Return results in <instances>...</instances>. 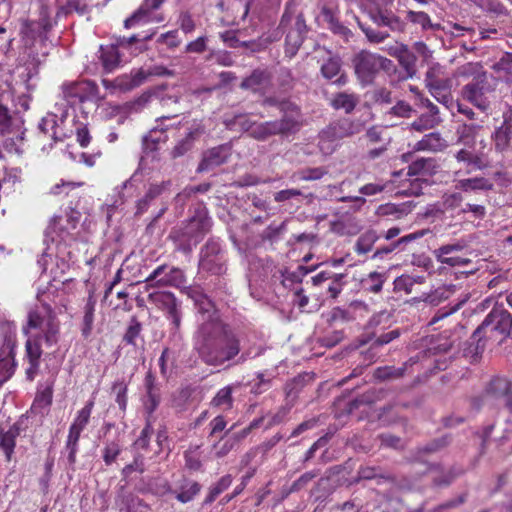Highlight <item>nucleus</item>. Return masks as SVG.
I'll return each instance as SVG.
<instances>
[{
	"mask_svg": "<svg viewBox=\"0 0 512 512\" xmlns=\"http://www.w3.org/2000/svg\"><path fill=\"white\" fill-rule=\"evenodd\" d=\"M81 87V82H71L63 84V96L71 106L76 105L77 103H83V89Z\"/></svg>",
	"mask_w": 512,
	"mask_h": 512,
	"instance_id": "09e8293b",
	"label": "nucleus"
},
{
	"mask_svg": "<svg viewBox=\"0 0 512 512\" xmlns=\"http://www.w3.org/2000/svg\"><path fill=\"white\" fill-rule=\"evenodd\" d=\"M447 147V142L438 132L426 134L415 145L416 150L442 151Z\"/></svg>",
	"mask_w": 512,
	"mask_h": 512,
	"instance_id": "72a5a7b5",
	"label": "nucleus"
},
{
	"mask_svg": "<svg viewBox=\"0 0 512 512\" xmlns=\"http://www.w3.org/2000/svg\"><path fill=\"white\" fill-rule=\"evenodd\" d=\"M145 282L150 287H179L185 282V275L177 267L162 264L151 272Z\"/></svg>",
	"mask_w": 512,
	"mask_h": 512,
	"instance_id": "1a4fd4ad",
	"label": "nucleus"
},
{
	"mask_svg": "<svg viewBox=\"0 0 512 512\" xmlns=\"http://www.w3.org/2000/svg\"><path fill=\"white\" fill-rule=\"evenodd\" d=\"M386 273L371 272L367 277L361 280V285L364 290L371 293H379L382 290L383 284L386 281Z\"/></svg>",
	"mask_w": 512,
	"mask_h": 512,
	"instance_id": "de8ad7c7",
	"label": "nucleus"
},
{
	"mask_svg": "<svg viewBox=\"0 0 512 512\" xmlns=\"http://www.w3.org/2000/svg\"><path fill=\"white\" fill-rule=\"evenodd\" d=\"M364 130V123L347 117H341L327 125L319 134L321 149H329L328 145L344 138L352 137Z\"/></svg>",
	"mask_w": 512,
	"mask_h": 512,
	"instance_id": "423d86ee",
	"label": "nucleus"
},
{
	"mask_svg": "<svg viewBox=\"0 0 512 512\" xmlns=\"http://www.w3.org/2000/svg\"><path fill=\"white\" fill-rule=\"evenodd\" d=\"M23 121L12 115L9 109L0 103V135L17 134V139H24Z\"/></svg>",
	"mask_w": 512,
	"mask_h": 512,
	"instance_id": "aec40b11",
	"label": "nucleus"
},
{
	"mask_svg": "<svg viewBox=\"0 0 512 512\" xmlns=\"http://www.w3.org/2000/svg\"><path fill=\"white\" fill-rule=\"evenodd\" d=\"M491 344L489 338L484 333H478V327L472 333L471 337L464 343L463 354L465 357L476 361L485 351L487 346Z\"/></svg>",
	"mask_w": 512,
	"mask_h": 512,
	"instance_id": "b1692460",
	"label": "nucleus"
},
{
	"mask_svg": "<svg viewBox=\"0 0 512 512\" xmlns=\"http://www.w3.org/2000/svg\"><path fill=\"white\" fill-rule=\"evenodd\" d=\"M95 305L96 299L92 294H90L84 307V316L81 328V333L84 338H88L91 335L94 322Z\"/></svg>",
	"mask_w": 512,
	"mask_h": 512,
	"instance_id": "79ce46f5",
	"label": "nucleus"
},
{
	"mask_svg": "<svg viewBox=\"0 0 512 512\" xmlns=\"http://www.w3.org/2000/svg\"><path fill=\"white\" fill-rule=\"evenodd\" d=\"M452 442V435L445 434L441 437L435 438L423 446L418 447L412 454L414 461H422V456L426 454L436 453L446 448Z\"/></svg>",
	"mask_w": 512,
	"mask_h": 512,
	"instance_id": "bb28decb",
	"label": "nucleus"
},
{
	"mask_svg": "<svg viewBox=\"0 0 512 512\" xmlns=\"http://www.w3.org/2000/svg\"><path fill=\"white\" fill-rule=\"evenodd\" d=\"M478 333H484L491 344L501 345L512 339V315L502 306H494L478 326Z\"/></svg>",
	"mask_w": 512,
	"mask_h": 512,
	"instance_id": "20e7f679",
	"label": "nucleus"
},
{
	"mask_svg": "<svg viewBox=\"0 0 512 512\" xmlns=\"http://www.w3.org/2000/svg\"><path fill=\"white\" fill-rule=\"evenodd\" d=\"M406 73V78H412L417 72V57L406 45H401L392 53Z\"/></svg>",
	"mask_w": 512,
	"mask_h": 512,
	"instance_id": "a878e982",
	"label": "nucleus"
},
{
	"mask_svg": "<svg viewBox=\"0 0 512 512\" xmlns=\"http://www.w3.org/2000/svg\"><path fill=\"white\" fill-rule=\"evenodd\" d=\"M278 109L283 114L281 118H285L286 116H288V117H291L294 120H296V122L298 124V131H299L300 127H301V121H300L301 114H300V110H299L298 106L295 105L294 103L290 102L289 100H280V102L278 104Z\"/></svg>",
	"mask_w": 512,
	"mask_h": 512,
	"instance_id": "bf43d9fd",
	"label": "nucleus"
},
{
	"mask_svg": "<svg viewBox=\"0 0 512 512\" xmlns=\"http://www.w3.org/2000/svg\"><path fill=\"white\" fill-rule=\"evenodd\" d=\"M150 78L148 69L139 68L132 70L130 74H125L117 77L114 84L120 91H130L136 87L141 86Z\"/></svg>",
	"mask_w": 512,
	"mask_h": 512,
	"instance_id": "4be33fe9",
	"label": "nucleus"
},
{
	"mask_svg": "<svg viewBox=\"0 0 512 512\" xmlns=\"http://www.w3.org/2000/svg\"><path fill=\"white\" fill-rule=\"evenodd\" d=\"M199 268L213 275H221L226 271L221 246L217 241L210 239L201 249Z\"/></svg>",
	"mask_w": 512,
	"mask_h": 512,
	"instance_id": "6e6552de",
	"label": "nucleus"
},
{
	"mask_svg": "<svg viewBox=\"0 0 512 512\" xmlns=\"http://www.w3.org/2000/svg\"><path fill=\"white\" fill-rule=\"evenodd\" d=\"M14 372V363L11 351L0 352V386L6 382Z\"/></svg>",
	"mask_w": 512,
	"mask_h": 512,
	"instance_id": "864d4df0",
	"label": "nucleus"
},
{
	"mask_svg": "<svg viewBox=\"0 0 512 512\" xmlns=\"http://www.w3.org/2000/svg\"><path fill=\"white\" fill-rule=\"evenodd\" d=\"M157 99L160 101L162 107L169 109L171 112L169 115L163 116V118L169 119L177 116L180 113L179 109L174 108V106L179 104L180 96L176 94H164L160 97L157 96Z\"/></svg>",
	"mask_w": 512,
	"mask_h": 512,
	"instance_id": "680f3d73",
	"label": "nucleus"
},
{
	"mask_svg": "<svg viewBox=\"0 0 512 512\" xmlns=\"http://www.w3.org/2000/svg\"><path fill=\"white\" fill-rule=\"evenodd\" d=\"M20 434L18 425L14 424L7 430L0 426V448L3 450L7 461L11 460L16 445V438Z\"/></svg>",
	"mask_w": 512,
	"mask_h": 512,
	"instance_id": "c85d7f7f",
	"label": "nucleus"
},
{
	"mask_svg": "<svg viewBox=\"0 0 512 512\" xmlns=\"http://www.w3.org/2000/svg\"><path fill=\"white\" fill-rule=\"evenodd\" d=\"M142 329V323L136 316H132L123 334L122 341L128 345L136 346V339L140 337Z\"/></svg>",
	"mask_w": 512,
	"mask_h": 512,
	"instance_id": "8fccbe9b",
	"label": "nucleus"
},
{
	"mask_svg": "<svg viewBox=\"0 0 512 512\" xmlns=\"http://www.w3.org/2000/svg\"><path fill=\"white\" fill-rule=\"evenodd\" d=\"M495 151L504 153L512 149V120L504 118L503 123L492 133Z\"/></svg>",
	"mask_w": 512,
	"mask_h": 512,
	"instance_id": "412c9836",
	"label": "nucleus"
},
{
	"mask_svg": "<svg viewBox=\"0 0 512 512\" xmlns=\"http://www.w3.org/2000/svg\"><path fill=\"white\" fill-rule=\"evenodd\" d=\"M82 96H83V102L85 101H100L104 98V96H101L99 93V88L93 81L86 80L82 81Z\"/></svg>",
	"mask_w": 512,
	"mask_h": 512,
	"instance_id": "0e129e2a",
	"label": "nucleus"
},
{
	"mask_svg": "<svg viewBox=\"0 0 512 512\" xmlns=\"http://www.w3.org/2000/svg\"><path fill=\"white\" fill-rule=\"evenodd\" d=\"M379 239L375 230H368L363 233L355 244V251L358 254H366L372 250L374 243Z\"/></svg>",
	"mask_w": 512,
	"mask_h": 512,
	"instance_id": "3c124183",
	"label": "nucleus"
},
{
	"mask_svg": "<svg viewBox=\"0 0 512 512\" xmlns=\"http://www.w3.org/2000/svg\"><path fill=\"white\" fill-rule=\"evenodd\" d=\"M28 327L41 332L52 327H59V321L52 307L43 303L29 312Z\"/></svg>",
	"mask_w": 512,
	"mask_h": 512,
	"instance_id": "ddd939ff",
	"label": "nucleus"
},
{
	"mask_svg": "<svg viewBox=\"0 0 512 512\" xmlns=\"http://www.w3.org/2000/svg\"><path fill=\"white\" fill-rule=\"evenodd\" d=\"M38 130L43 142L42 149H52L53 145L57 142H63L70 135L66 133L57 121L56 114H47L43 117L38 124Z\"/></svg>",
	"mask_w": 512,
	"mask_h": 512,
	"instance_id": "9d476101",
	"label": "nucleus"
},
{
	"mask_svg": "<svg viewBox=\"0 0 512 512\" xmlns=\"http://www.w3.org/2000/svg\"><path fill=\"white\" fill-rule=\"evenodd\" d=\"M410 212V207L406 204H392L388 203L385 205H381L377 213L381 216H394L396 219H400L403 216H406Z\"/></svg>",
	"mask_w": 512,
	"mask_h": 512,
	"instance_id": "6e6d98bb",
	"label": "nucleus"
},
{
	"mask_svg": "<svg viewBox=\"0 0 512 512\" xmlns=\"http://www.w3.org/2000/svg\"><path fill=\"white\" fill-rule=\"evenodd\" d=\"M187 296L194 302L198 311L207 314L206 320L219 319L214 302L199 287H188Z\"/></svg>",
	"mask_w": 512,
	"mask_h": 512,
	"instance_id": "6ab92c4d",
	"label": "nucleus"
},
{
	"mask_svg": "<svg viewBox=\"0 0 512 512\" xmlns=\"http://www.w3.org/2000/svg\"><path fill=\"white\" fill-rule=\"evenodd\" d=\"M148 300L155 304L159 309L166 311L168 319L171 320L175 329L181 325L182 313L180 305L172 292L158 291L148 295Z\"/></svg>",
	"mask_w": 512,
	"mask_h": 512,
	"instance_id": "9b49d317",
	"label": "nucleus"
},
{
	"mask_svg": "<svg viewBox=\"0 0 512 512\" xmlns=\"http://www.w3.org/2000/svg\"><path fill=\"white\" fill-rule=\"evenodd\" d=\"M270 82V74L266 70L255 69L248 77L244 78L240 87L244 90L257 91L260 87Z\"/></svg>",
	"mask_w": 512,
	"mask_h": 512,
	"instance_id": "2f4dec72",
	"label": "nucleus"
},
{
	"mask_svg": "<svg viewBox=\"0 0 512 512\" xmlns=\"http://www.w3.org/2000/svg\"><path fill=\"white\" fill-rule=\"evenodd\" d=\"M53 397V385L48 384L44 388L39 389L36 393L32 405V411L39 414H44V410H47L52 404Z\"/></svg>",
	"mask_w": 512,
	"mask_h": 512,
	"instance_id": "4c0bfd02",
	"label": "nucleus"
},
{
	"mask_svg": "<svg viewBox=\"0 0 512 512\" xmlns=\"http://www.w3.org/2000/svg\"><path fill=\"white\" fill-rule=\"evenodd\" d=\"M485 394L493 398H503L506 408L512 412V381L506 377L495 376L485 387Z\"/></svg>",
	"mask_w": 512,
	"mask_h": 512,
	"instance_id": "f3484780",
	"label": "nucleus"
},
{
	"mask_svg": "<svg viewBox=\"0 0 512 512\" xmlns=\"http://www.w3.org/2000/svg\"><path fill=\"white\" fill-rule=\"evenodd\" d=\"M201 134L198 129L187 133L185 138L180 140L171 150L170 156L173 159L184 156L193 147L194 140Z\"/></svg>",
	"mask_w": 512,
	"mask_h": 512,
	"instance_id": "c03bdc74",
	"label": "nucleus"
},
{
	"mask_svg": "<svg viewBox=\"0 0 512 512\" xmlns=\"http://www.w3.org/2000/svg\"><path fill=\"white\" fill-rule=\"evenodd\" d=\"M211 405L214 407H225L226 409L232 408V387L226 386L220 389L212 399Z\"/></svg>",
	"mask_w": 512,
	"mask_h": 512,
	"instance_id": "13d9d810",
	"label": "nucleus"
},
{
	"mask_svg": "<svg viewBox=\"0 0 512 512\" xmlns=\"http://www.w3.org/2000/svg\"><path fill=\"white\" fill-rule=\"evenodd\" d=\"M308 33V26L306 24L304 15L299 13L296 16L294 25L290 28L285 39V54L292 58L294 57L299 48L302 46L306 35Z\"/></svg>",
	"mask_w": 512,
	"mask_h": 512,
	"instance_id": "f8f14e48",
	"label": "nucleus"
},
{
	"mask_svg": "<svg viewBox=\"0 0 512 512\" xmlns=\"http://www.w3.org/2000/svg\"><path fill=\"white\" fill-rule=\"evenodd\" d=\"M212 221L205 206L195 208L193 215L178 229H173L170 238L177 244L178 250L189 253L210 231Z\"/></svg>",
	"mask_w": 512,
	"mask_h": 512,
	"instance_id": "f03ea898",
	"label": "nucleus"
},
{
	"mask_svg": "<svg viewBox=\"0 0 512 512\" xmlns=\"http://www.w3.org/2000/svg\"><path fill=\"white\" fill-rule=\"evenodd\" d=\"M201 489L202 485L199 482L182 477L174 488L173 495L179 502L185 504L191 502L200 493Z\"/></svg>",
	"mask_w": 512,
	"mask_h": 512,
	"instance_id": "5701e85b",
	"label": "nucleus"
},
{
	"mask_svg": "<svg viewBox=\"0 0 512 512\" xmlns=\"http://www.w3.org/2000/svg\"><path fill=\"white\" fill-rule=\"evenodd\" d=\"M400 330L394 329L387 333H383L380 336L376 337L372 342L370 348L365 352V359L369 360L370 363H373L376 358V353L374 350L380 346L390 343L391 341L397 339L400 336Z\"/></svg>",
	"mask_w": 512,
	"mask_h": 512,
	"instance_id": "a19ab883",
	"label": "nucleus"
},
{
	"mask_svg": "<svg viewBox=\"0 0 512 512\" xmlns=\"http://www.w3.org/2000/svg\"><path fill=\"white\" fill-rule=\"evenodd\" d=\"M362 504L357 499L345 501L341 504H335L331 508V512H361Z\"/></svg>",
	"mask_w": 512,
	"mask_h": 512,
	"instance_id": "774afa93",
	"label": "nucleus"
},
{
	"mask_svg": "<svg viewBox=\"0 0 512 512\" xmlns=\"http://www.w3.org/2000/svg\"><path fill=\"white\" fill-rule=\"evenodd\" d=\"M59 327H52L41 332H38L34 338L41 343L44 342L48 347L55 346L59 340Z\"/></svg>",
	"mask_w": 512,
	"mask_h": 512,
	"instance_id": "69168bd1",
	"label": "nucleus"
},
{
	"mask_svg": "<svg viewBox=\"0 0 512 512\" xmlns=\"http://www.w3.org/2000/svg\"><path fill=\"white\" fill-rule=\"evenodd\" d=\"M472 148H462L455 154V159L458 162L465 163L468 167L473 169L483 170L487 168L488 162L483 153H475Z\"/></svg>",
	"mask_w": 512,
	"mask_h": 512,
	"instance_id": "cd10ccee",
	"label": "nucleus"
},
{
	"mask_svg": "<svg viewBox=\"0 0 512 512\" xmlns=\"http://www.w3.org/2000/svg\"><path fill=\"white\" fill-rule=\"evenodd\" d=\"M94 407V401L89 400L85 406L78 412L72 426L84 430L90 420V416Z\"/></svg>",
	"mask_w": 512,
	"mask_h": 512,
	"instance_id": "e2e57ef3",
	"label": "nucleus"
},
{
	"mask_svg": "<svg viewBox=\"0 0 512 512\" xmlns=\"http://www.w3.org/2000/svg\"><path fill=\"white\" fill-rule=\"evenodd\" d=\"M258 122L252 121L246 114H236L231 118H226L224 124L229 130H239L247 132L252 138V131Z\"/></svg>",
	"mask_w": 512,
	"mask_h": 512,
	"instance_id": "f704fd0d",
	"label": "nucleus"
},
{
	"mask_svg": "<svg viewBox=\"0 0 512 512\" xmlns=\"http://www.w3.org/2000/svg\"><path fill=\"white\" fill-rule=\"evenodd\" d=\"M83 430L74 426H70L69 434L66 441V450L68 451V463L73 466L76 463V453L78 451V441Z\"/></svg>",
	"mask_w": 512,
	"mask_h": 512,
	"instance_id": "49530a36",
	"label": "nucleus"
},
{
	"mask_svg": "<svg viewBox=\"0 0 512 512\" xmlns=\"http://www.w3.org/2000/svg\"><path fill=\"white\" fill-rule=\"evenodd\" d=\"M480 129L479 125L463 124L457 128V143L464 147L473 148L476 141V135Z\"/></svg>",
	"mask_w": 512,
	"mask_h": 512,
	"instance_id": "58836bf2",
	"label": "nucleus"
},
{
	"mask_svg": "<svg viewBox=\"0 0 512 512\" xmlns=\"http://www.w3.org/2000/svg\"><path fill=\"white\" fill-rule=\"evenodd\" d=\"M438 73L439 69L430 68L425 76L426 86L433 97L436 96L437 93H447L452 87V80L448 77L440 76Z\"/></svg>",
	"mask_w": 512,
	"mask_h": 512,
	"instance_id": "393cba45",
	"label": "nucleus"
},
{
	"mask_svg": "<svg viewBox=\"0 0 512 512\" xmlns=\"http://www.w3.org/2000/svg\"><path fill=\"white\" fill-rule=\"evenodd\" d=\"M359 103L358 95L354 93L338 92L333 95L330 105L335 110H344L346 114H351Z\"/></svg>",
	"mask_w": 512,
	"mask_h": 512,
	"instance_id": "c756f323",
	"label": "nucleus"
},
{
	"mask_svg": "<svg viewBox=\"0 0 512 512\" xmlns=\"http://www.w3.org/2000/svg\"><path fill=\"white\" fill-rule=\"evenodd\" d=\"M405 367L383 366L375 369L373 376L380 381L399 379L405 373Z\"/></svg>",
	"mask_w": 512,
	"mask_h": 512,
	"instance_id": "5fc2aeb1",
	"label": "nucleus"
},
{
	"mask_svg": "<svg viewBox=\"0 0 512 512\" xmlns=\"http://www.w3.org/2000/svg\"><path fill=\"white\" fill-rule=\"evenodd\" d=\"M164 0H145L139 9L124 22L125 28H130L145 19L150 11L158 9Z\"/></svg>",
	"mask_w": 512,
	"mask_h": 512,
	"instance_id": "c9c22d12",
	"label": "nucleus"
},
{
	"mask_svg": "<svg viewBox=\"0 0 512 512\" xmlns=\"http://www.w3.org/2000/svg\"><path fill=\"white\" fill-rule=\"evenodd\" d=\"M436 161L433 158H419L408 166L409 176H430L436 172Z\"/></svg>",
	"mask_w": 512,
	"mask_h": 512,
	"instance_id": "473e14b6",
	"label": "nucleus"
},
{
	"mask_svg": "<svg viewBox=\"0 0 512 512\" xmlns=\"http://www.w3.org/2000/svg\"><path fill=\"white\" fill-rule=\"evenodd\" d=\"M383 479L386 481H393L394 478L391 474L386 472L380 466H361L357 472L355 483L361 480Z\"/></svg>",
	"mask_w": 512,
	"mask_h": 512,
	"instance_id": "e433bc0d",
	"label": "nucleus"
},
{
	"mask_svg": "<svg viewBox=\"0 0 512 512\" xmlns=\"http://www.w3.org/2000/svg\"><path fill=\"white\" fill-rule=\"evenodd\" d=\"M465 247L466 244L463 241L442 245L434 250V255L437 261L442 264H446L451 267L466 266L471 263V260L469 258L455 255L456 252L462 251Z\"/></svg>",
	"mask_w": 512,
	"mask_h": 512,
	"instance_id": "2eb2a0df",
	"label": "nucleus"
},
{
	"mask_svg": "<svg viewBox=\"0 0 512 512\" xmlns=\"http://www.w3.org/2000/svg\"><path fill=\"white\" fill-rule=\"evenodd\" d=\"M366 97L375 105L392 103V92L385 87H375L366 93Z\"/></svg>",
	"mask_w": 512,
	"mask_h": 512,
	"instance_id": "4d7b16f0",
	"label": "nucleus"
},
{
	"mask_svg": "<svg viewBox=\"0 0 512 512\" xmlns=\"http://www.w3.org/2000/svg\"><path fill=\"white\" fill-rule=\"evenodd\" d=\"M358 25L370 43H374V44L382 43L390 36L389 33L385 32V31L376 30L370 26H366L359 20H358Z\"/></svg>",
	"mask_w": 512,
	"mask_h": 512,
	"instance_id": "052dcab7",
	"label": "nucleus"
},
{
	"mask_svg": "<svg viewBox=\"0 0 512 512\" xmlns=\"http://www.w3.org/2000/svg\"><path fill=\"white\" fill-rule=\"evenodd\" d=\"M146 396L148 398L146 403V409L149 413L156 410L160 403V392L156 384V378L152 371H148L144 380Z\"/></svg>",
	"mask_w": 512,
	"mask_h": 512,
	"instance_id": "7c9ffc66",
	"label": "nucleus"
},
{
	"mask_svg": "<svg viewBox=\"0 0 512 512\" xmlns=\"http://www.w3.org/2000/svg\"><path fill=\"white\" fill-rule=\"evenodd\" d=\"M462 75H473L471 82L462 87L461 95L482 112H486L491 107V96L494 88L489 82L486 71L478 63H468L462 67Z\"/></svg>",
	"mask_w": 512,
	"mask_h": 512,
	"instance_id": "7ed1b4c3",
	"label": "nucleus"
},
{
	"mask_svg": "<svg viewBox=\"0 0 512 512\" xmlns=\"http://www.w3.org/2000/svg\"><path fill=\"white\" fill-rule=\"evenodd\" d=\"M368 14L370 19L379 27H388L393 32H403L405 30V22L389 9L375 7L370 9Z\"/></svg>",
	"mask_w": 512,
	"mask_h": 512,
	"instance_id": "dca6fc26",
	"label": "nucleus"
},
{
	"mask_svg": "<svg viewBox=\"0 0 512 512\" xmlns=\"http://www.w3.org/2000/svg\"><path fill=\"white\" fill-rule=\"evenodd\" d=\"M298 132L296 120L286 116L273 121L258 122L252 131V138L266 141L272 136L288 137Z\"/></svg>",
	"mask_w": 512,
	"mask_h": 512,
	"instance_id": "0eeeda50",
	"label": "nucleus"
},
{
	"mask_svg": "<svg viewBox=\"0 0 512 512\" xmlns=\"http://www.w3.org/2000/svg\"><path fill=\"white\" fill-rule=\"evenodd\" d=\"M232 483L231 475H225L219 479V481L210 487L207 496L203 501V505H210L216 498L224 492Z\"/></svg>",
	"mask_w": 512,
	"mask_h": 512,
	"instance_id": "603ef678",
	"label": "nucleus"
},
{
	"mask_svg": "<svg viewBox=\"0 0 512 512\" xmlns=\"http://www.w3.org/2000/svg\"><path fill=\"white\" fill-rule=\"evenodd\" d=\"M322 15L324 21L328 24V28L334 34H337L346 40L352 35L351 31L339 21L331 9L324 7L322 9Z\"/></svg>",
	"mask_w": 512,
	"mask_h": 512,
	"instance_id": "ea45409f",
	"label": "nucleus"
},
{
	"mask_svg": "<svg viewBox=\"0 0 512 512\" xmlns=\"http://www.w3.org/2000/svg\"><path fill=\"white\" fill-rule=\"evenodd\" d=\"M170 181H163L161 183H151L145 194L136 202V216L146 213L149 208L155 205L160 199L162 194L168 190Z\"/></svg>",
	"mask_w": 512,
	"mask_h": 512,
	"instance_id": "a211bd4d",
	"label": "nucleus"
},
{
	"mask_svg": "<svg viewBox=\"0 0 512 512\" xmlns=\"http://www.w3.org/2000/svg\"><path fill=\"white\" fill-rule=\"evenodd\" d=\"M457 187L465 192L473 190L488 191L492 190L493 184L490 180L484 177H475L459 180Z\"/></svg>",
	"mask_w": 512,
	"mask_h": 512,
	"instance_id": "a18cd8bd",
	"label": "nucleus"
},
{
	"mask_svg": "<svg viewBox=\"0 0 512 512\" xmlns=\"http://www.w3.org/2000/svg\"><path fill=\"white\" fill-rule=\"evenodd\" d=\"M119 45H109L106 47L101 46L100 52V59L102 61L103 67L106 71H112L115 69L119 62H120V55L118 52Z\"/></svg>",
	"mask_w": 512,
	"mask_h": 512,
	"instance_id": "37998d69",
	"label": "nucleus"
},
{
	"mask_svg": "<svg viewBox=\"0 0 512 512\" xmlns=\"http://www.w3.org/2000/svg\"><path fill=\"white\" fill-rule=\"evenodd\" d=\"M231 156V147L228 144L218 145L203 152L197 172H207L226 163Z\"/></svg>",
	"mask_w": 512,
	"mask_h": 512,
	"instance_id": "4468645a",
	"label": "nucleus"
},
{
	"mask_svg": "<svg viewBox=\"0 0 512 512\" xmlns=\"http://www.w3.org/2000/svg\"><path fill=\"white\" fill-rule=\"evenodd\" d=\"M341 61L339 58H329L321 66V74L324 78L331 80L340 72Z\"/></svg>",
	"mask_w": 512,
	"mask_h": 512,
	"instance_id": "338daca9",
	"label": "nucleus"
},
{
	"mask_svg": "<svg viewBox=\"0 0 512 512\" xmlns=\"http://www.w3.org/2000/svg\"><path fill=\"white\" fill-rule=\"evenodd\" d=\"M196 350L200 359L209 366L230 367L246 361L241 351V341L232 328L220 319L205 320L198 328Z\"/></svg>",
	"mask_w": 512,
	"mask_h": 512,
	"instance_id": "f257e3e1",
	"label": "nucleus"
},
{
	"mask_svg": "<svg viewBox=\"0 0 512 512\" xmlns=\"http://www.w3.org/2000/svg\"><path fill=\"white\" fill-rule=\"evenodd\" d=\"M355 74L363 86L373 82L381 69H386L391 60L373 54L367 50H361L352 59Z\"/></svg>",
	"mask_w": 512,
	"mask_h": 512,
	"instance_id": "39448f33",
	"label": "nucleus"
}]
</instances>
